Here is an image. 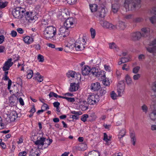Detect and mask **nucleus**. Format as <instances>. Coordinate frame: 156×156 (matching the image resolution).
<instances>
[{
	"mask_svg": "<svg viewBox=\"0 0 156 156\" xmlns=\"http://www.w3.org/2000/svg\"><path fill=\"white\" fill-rule=\"evenodd\" d=\"M152 88L154 92L156 93V82L153 84ZM151 98L153 100L151 108L153 109L152 112L149 114L148 116L151 120L154 121L156 120V95H152Z\"/></svg>",
	"mask_w": 156,
	"mask_h": 156,
	"instance_id": "obj_1",
	"label": "nucleus"
},
{
	"mask_svg": "<svg viewBox=\"0 0 156 156\" xmlns=\"http://www.w3.org/2000/svg\"><path fill=\"white\" fill-rule=\"evenodd\" d=\"M57 33V29L55 27L50 26L45 28L43 31L44 38L47 40H54Z\"/></svg>",
	"mask_w": 156,
	"mask_h": 156,
	"instance_id": "obj_2",
	"label": "nucleus"
},
{
	"mask_svg": "<svg viewBox=\"0 0 156 156\" xmlns=\"http://www.w3.org/2000/svg\"><path fill=\"white\" fill-rule=\"evenodd\" d=\"M141 0H125L124 7L126 11L139 8L140 7Z\"/></svg>",
	"mask_w": 156,
	"mask_h": 156,
	"instance_id": "obj_3",
	"label": "nucleus"
},
{
	"mask_svg": "<svg viewBox=\"0 0 156 156\" xmlns=\"http://www.w3.org/2000/svg\"><path fill=\"white\" fill-rule=\"evenodd\" d=\"M87 43L83 37L78 38L71 46L76 51H80L84 50L86 46Z\"/></svg>",
	"mask_w": 156,
	"mask_h": 156,
	"instance_id": "obj_4",
	"label": "nucleus"
},
{
	"mask_svg": "<svg viewBox=\"0 0 156 156\" xmlns=\"http://www.w3.org/2000/svg\"><path fill=\"white\" fill-rule=\"evenodd\" d=\"M46 142H48V140L43 137H41L39 139L34 141V144L37 146V148L40 149H43L46 148Z\"/></svg>",
	"mask_w": 156,
	"mask_h": 156,
	"instance_id": "obj_5",
	"label": "nucleus"
},
{
	"mask_svg": "<svg viewBox=\"0 0 156 156\" xmlns=\"http://www.w3.org/2000/svg\"><path fill=\"white\" fill-rule=\"evenodd\" d=\"M25 11L24 9L21 7H17L13 10L12 14L15 18L19 19L22 17Z\"/></svg>",
	"mask_w": 156,
	"mask_h": 156,
	"instance_id": "obj_6",
	"label": "nucleus"
},
{
	"mask_svg": "<svg viewBox=\"0 0 156 156\" xmlns=\"http://www.w3.org/2000/svg\"><path fill=\"white\" fill-rule=\"evenodd\" d=\"M76 20L73 17L67 18L64 23V26L67 28H72L75 26Z\"/></svg>",
	"mask_w": 156,
	"mask_h": 156,
	"instance_id": "obj_7",
	"label": "nucleus"
},
{
	"mask_svg": "<svg viewBox=\"0 0 156 156\" xmlns=\"http://www.w3.org/2000/svg\"><path fill=\"white\" fill-rule=\"evenodd\" d=\"M99 101L98 95L95 94H90L88 96L87 102L90 105H94L97 103Z\"/></svg>",
	"mask_w": 156,
	"mask_h": 156,
	"instance_id": "obj_8",
	"label": "nucleus"
},
{
	"mask_svg": "<svg viewBox=\"0 0 156 156\" xmlns=\"http://www.w3.org/2000/svg\"><path fill=\"white\" fill-rule=\"evenodd\" d=\"M125 87V84L123 81H120L119 82L117 86L118 96L121 97L124 94Z\"/></svg>",
	"mask_w": 156,
	"mask_h": 156,
	"instance_id": "obj_9",
	"label": "nucleus"
},
{
	"mask_svg": "<svg viewBox=\"0 0 156 156\" xmlns=\"http://www.w3.org/2000/svg\"><path fill=\"white\" fill-rule=\"evenodd\" d=\"M156 45V39L152 41L150 43V46H153V48L148 47L147 48V50L151 53H152L154 55H156V47H155Z\"/></svg>",
	"mask_w": 156,
	"mask_h": 156,
	"instance_id": "obj_10",
	"label": "nucleus"
},
{
	"mask_svg": "<svg viewBox=\"0 0 156 156\" xmlns=\"http://www.w3.org/2000/svg\"><path fill=\"white\" fill-rule=\"evenodd\" d=\"M100 23L101 25L104 28L110 29H115L117 28L116 25H113L111 23L104 20H100Z\"/></svg>",
	"mask_w": 156,
	"mask_h": 156,
	"instance_id": "obj_11",
	"label": "nucleus"
},
{
	"mask_svg": "<svg viewBox=\"0 0 156 156\" xmlns=\"http://www.w3.org/2000/svg\"><path fill=\"white\" fill-rule=\"evenodd\" d=\"M68 28L64 26L61 27L59 29L58 34L61 35L64 37L67 36L69 33Z\"/></svg>",
	"mask_w": 156,
	"mask_h": 156,
	"instance_id": "obj_12",
	"label": "nucleus"
},
{
	"mask_svg": "<svg viewBox=\"0 0 156 156\" xmlns=\"http://www.w3.org/2000/svg\"><path fill=\"white\" fill-rule=\"evenodd\" d=\"M12 59L11 58L8 59L5 62L2 67L4 71L8 70L10 67L13 65V62H12Z\"/></svg>",
	"mask_w": 156,
	"mask_h": 156,
	"instance_id": "obj_13",
	"label": "nucleus"
},
{
	"mask_svg": "<svg viewBox=\"0 0 156 156\" xmlns=\"http://www.w3.org/2000/svg\"><path fill=\"white\" fill-rule=\"evenodd\" d=\"M132 39L134 41L139 40L142 37L141 33L139 31L134 32L131 34Z\"/></svg>",
	"mask_w": 156,
	"mask_h": 156,
	"instance_id": "obj_14",
	"label": "nucleus"
},
{
	"mask_svg": "<svg viewBox=\"0 0 156 156\" xmlns=\"http://www.w3.org/2000/svg\"><path fill=\"white\" fill-rule=\"evenodd\" d=\"M31 12H27L25 14V18L29 21H34L36 18V16L34 14H33Z\"/></svg>",
	"mask_w": 156,
	"mask_h": 156,
	"instance_id": "obj_15",
	"label": "nucleus"
},
{
	"mask_svg": "<svg viewBox=\"0 0 156 156\" xmlns=\"http://www.w3.org/2000/svg\"><path fill=\"white\" fill-rule=\"evenodd\" d=\"M141 35L143 37H146L150 34V30L148 27H144L141 29Z\"/></svg>",
	"mask_w": 156,
	"mask_h": 156,
	"instance_id": "obj_16",
	"label": "nucleus"
},
{
	"mask_svg": "<svg viewBox=\"0 0 156 156\" xmlns=\"http://www.w3.org/2000/svg\"><path fill=\"white\" fill-rule=\"evenodd\" d=\"M101 87L100 83L97 82L92 83L90 86L91 90L93 91L98 90Z\"/></svg>",
	"mask_w": 156,
	"mask_h": 156,
	"instance_id": "obj_17",
	"label": "nucleus"
},
{
	"mask_svg": "<svg viewBox=\"0 0 156 156\" xmlns=\"http://www.w3.org/2000/svg\"><path fill=\"white\" fill-rule=\"evenodd\" d=\"M90 68L87 66H85L82 69V73L83 75H87L90 73Z\"/></svg>",
	"mask_w": 156,
	"mask_h": 156,
	"instance_id": "obj_18",
	"label": "nucleus"
},
{
	"mask_svg": "<svg viewBox=\"0 0 156 156\" xmlns=\"http://www.w3.org/2000/svg\"><path fill=\"white\" fill-rule=\"evenodd\" d=\"M9 101L12 105L15 106L18 101V99L16 96L12 95L10 97Z\"/></svg>",
	"mask_w": 156,
	"mask_h": 156,
	"instance_id": "obj_19",
	"label": "nucleus"
},
{
	"mask_svg": "<svg viewBox=\"0 0 156 156\" xmlns=\"http://www.w3.org/2000/svg\"><path fill=\"white\" fill-rule=\"evenodd\" d=\"M23 40L25 43L27 44H31L34 41L33 38L32 37L29 36L23 37Z\"/></svg>",
	"mask_w": 156,
	"mask_h": 156,
	"instance_id": "obj_20",
	"label": "nucleus"
},
{
	"mask_svg": "<svg viewBox=\"0 0 156 156\" xmlns=\"http://www.w3.org/2000/svg\"><path fill=\"white\" fill-rule=\"evenodd\" d=\"M17 117V114L16 111H11L9 115V118L11 121H14Z\"/></svg>",
	"mask_w": 156,
	"mask_h": 156,
	"instance_id": "obj_21",
	"label": "nucleus"
},
{
	"mask_svg": "<svg viewBox=\"0 0 156 156\" xmlns=\"http://www.w3.org/2000/svg\"><path fill=\"white\" fill-rule=\"evenodd\" d=\"M67 76L69 77H72L74 78L76 75H77L78 76L80 77V74L79 73H76L75 71L72 70L69 71L66 73Z\"/></svg>",
	"mask_w": 156,
	"mask_h": 156,
	"instance_id": "obj_22",
	"label": "nucleus"
},
{
	"mask_svg": "<svg viewBox=\"0 0 156 156\" xmlns=\"http://www.w3.org/2000/svg\"><path fill=\"white\" fill-rule=\"evenodd\" d=\"M33 79L36 80L39 82H41L43 80V76L41 75L38 72H37L34 74V77Z\"/></svg>",
	"mask_w": 156,
	"mask_h": 156,
	"instance_id": "obj_23",
	"label": "nucleus"
},
{
	"mask_svg": "<svg viewBox=\"0 0 156 156\" xmlns=\"http://www.w3.org/2000/svg\"><path fill=\"white\" fill-rule=\"evenodd\" d=\"M106 13L105 9L103 8H102L98 12H97V16L101 18H104Z\"/></svg>",
	"mask_w": 156,
	"mask_h": 156,
	"instance_id": "obj_24",
	"label": "nucleus"
},
{
	"mask_svg": "<svg viewBox=\"0 0 156 156\" xmlns=\"http://www.w3.org/2000/svg\"><path fill=\"white\" fill-rule=\"evenodd\" d=\"M78 89V85L75 83H71L69 88L70 91L73 92L77 90Z\"/></svg>",
	"mask_w": 156,
	"mask_h": 156,
	"instance_id": "obj_25",
	"label": "nucleus"
},
{
	"mask_svg": "<svg viewBox=\"0 0 156 156\" xmlns=\"http://www.w3.org/2000/svg\"><path fill=\"white\" fill-rule=\"evenodd\" d=\"M87 102L85 101H83L81 102L80 107L82 110L85 111L88 109Z\"/></svg>",
	"mask_w": 156,
	"mask_h": 156,
	"instance_id": "obj_26",
	"label": "nucleus"
},
{
	"mask_svg": "<svg viewBox=\"0 0 156 156\" xmlns=\"http://www.w3.org/2000/svg\"><path fill=\"white\" fill-rule=\"evenodd\" d=\"M109 48L110 49H112L116 51H118L119 48L113 42L110 43L109 44Z\"/></svg>",
	"mask_w": 156,
	"mask_h": 156,
	"instance_id": "obj_27",
	"label": "nucleus"
},
{
	"mask_svg": "<svg viewBox=\"0 0 156 156\" xmlns=\"http://www.w3.org/2000/svg\"><path fill=\"white\" fill-rule=\"evenodd\" d=\"M119 8V5L118 4H114L112 5V10L114 13H116L118 12Z\"/></svg>",
	"mask_w": 156,
	"mask_h": 156,
	"instance_id": "obj_28",
	"label": "nucleus"
},
{
	"mask_svg": "<svg viewBox=\"0 0 156 156\" xmlns=\"http://www.w3.org/2000/svg\"><path fill=\"white\" fill-rule=\"evenodd\" d=\"M105 72L104 71L102 70L99 71L98 70V72H97L94 76L97 77H102L103 76L105 77Z\"/></svg>",
	"mask_w": 156,
	"mask_h": 156,
	"instance_id": "obj_29",
	"label": "nucleus"
},
{
	"mask_svg": "<svg viewBox=\"0 0 156 156\" xmlns=\"http://www.w3.org/2000/svg\"><path fill=\"white\" fill-rule=\"evenodd\" d=\"M126 82L128 85H131L133 83V81L130 76L128 75H126L125 77Z\"/></svg>",
	"mask_w": 156,
	"mask_h": 156,
	"instance_id": "obj_30",
	"label": "nucleus"
},
{
	"mask_svg": "<svg viewBox=\"0 0 156 156\" xmlns=\"http://www.w3.org/2000/svg\"><path fill=\"white\" fill-rule=\"evenodd\" d=\"M69 15V12L67 9H66L62 12L61 16L63 17V19H66V16Z\"/></svg>",
	"mask_w": 156,
	"mask_h": 156,
	"instance_id": "obj_31",
	"label": "nucleus"
},
{
	"mask_svg": "<svg viewBox=\"0 0 156 156\" xmlns=\"http://www.w3.org/2000/svg\"><path fill=\"white\" fill-rule=\"evenodd\" d=\"M87 156H100V154L98 151H92L89 152Z\"/></svg>",
	"mask_w": 156,
	"mask_h": 156,
	"instance_id": "obj_32",
	"label": "nucleus"
},
{
	"mask_svg": "<svg viewBox=\"0 0 156 156\" xmlns=\"http://www.w3.org/2000/svg\"><path fill=\"white\" fill-rule=\"evenodd\" d=\"M130 137L131 139V141L133 145L135 144L136 141V138L135 135L134 133H131L130 134Z\"/></svg>",
	"mask_w": 156,
	"mask_h": 156,
	"instance_id": "obj_33",
	"label": "nucleus"
},
{
	"mask_svg": "<svg viewBox=\"0 0 156 156\" xmlns=\"http://www.w3.org/2000/svg\"><path fill=\"white\" fill-rule=\"evenodd\" d=\"M98 5L95 4H92L90 5V8L91 11L92 12H95L97 11Z\"/></svg>",
	"mask_w": 156,
	"mask_h": 156,
	"instance_id": "obj_34",
	"label": "nucleus"
},
{
	"mask_svg": "<svg viewBox=\"0 0 156 156\" xmlns=\"http://www.w3.org/2000/svg\"><path fill=\"white\" fill-rule=\"evenodd\" d=\"M27 78L28 79H31L33 76V71L31 69H28L27 71Z\"/></svg>",
	"mask_w": 156,
	"mask_h": 156,
	"instance_id": "obj_35",
	"label": "nucleus"
},
{
	"mask_svg": "<svg viewBox=\"0 0 156 156\" xmlns=\"http://www.w3.org/2000/svg\"><path fill=\"white\" fill-rule=\"evenodd\" d=\"M118 27L120 30H123L126 28V26L124 23L122 21H119Z\"/></svg>",
	"mask_w": 156,
	"mask_h": 156,
	"instance_id": "obj_36",
	"label": "nucleus"
},
{
	"mask_svg": "<svg viewBox=\"0 0 156 156\" xmlns=\"http://www.w3.org/2000/svg\"><path fill=\"white\" fill-rule=\"evenodd\" d=\"M111 98L113 100L117 99L118 95L114 91H112L110 94Z\"/></svg>",
	"mask_w": 156,
	"mask_h": 156,
	"instance_id": "obj_37",
	"label": "nucleus"
},
{
	"mask_svg": "<svg viewBox=\"0 0 156 156\" xmlns=\"http://www.w3.org/2000/svg\"><path fill=\"white\" fill-rule=\"evenodd\" d=\"M141 108L143 112H144L145 113H147V112L148 111V108L146 105H143Z\"/></svg>",
	"mask_w": 156,
	"mask_h": 156,
	"instance_id": "obj_38",
	"label": "nucleus"
},
{
	"mask_svg": "<svg viewBox=\"0 0 156 156\" xmlns=\"http://www.w3.org/2000/svg\"><path fill=\"white\" fill-rule=\"evenodd\" d=\"M126 132L125 130H121L119 133V138L121 139L125 135Z\"/></svg>",
	"mask_w": 156,
	"mask_h": 156,
	"instance_id": "obj_39",
	"label": "nucleus"
},
{
	"mask_svg": "<svg viewBox=\"0 0 156 156\" xmlns=\"http://www.w3.org/2000/svg\"><path fill=\"white\" fill-rule=\"evenodd\" d=\"M111 137L110 136H108L106 133H104V140L106 142H108L110 140Z\"/></svg>",
	"mask_w": 156,
	"mask_h": 156,
	"instance_id": "obj_40",
	"label": "nucleus"
},
{
	"mask_svg": "<svg viewBox=\"0 0 156 156\" xmlns=\"http://www.w3.org/2000/svg\"><path fill=\"white\" fill-rule=\"evenodd\" d=\"M151 22L153 24L156 23V16H154L149 18Z\"/></svg>",
	"mask_w": 156,
	"mask_h": 156,
	"instance_id": "obj_41",
	"label": "nucleus"
},
{
	"mask_svg": "<svg viewBox=\"0 0 156 156\" xmlns=\"http://www.w3.org/2000/svg\"><path fill=\"white\" fill-rule=\"evenodd\" d=\"M90 73L94 75H95L97 72H98V69L95 68H92V69L90 68Z\"/></svg>",
	"mask_w": 156,
	"mask_h": 156,
	"instance_id": "obj_42",
	"label": "nucleus"
},
{
	"mask_svg": "<svg viewBox=\"0 0 156 156\" xmlns=\"http://www.w3.org/2000/svg\"><path fill=\"white\" fill-rule=\"evenodd\" d=\"M88 117V115L87 114H84L81 116V120L83 122H85L87 120V119Z\"/></svg>",
	"mask_w": 156,
	"mask_h": 156,
	"instance_id": "obj_43",
	"label": "nucleus"
},
{
	"mask_svg": "<svg viewBox=\"0 0 156 156\" xmlns=\"http://www.w3.org/2000/svg\"><path fill=\"white\" fill-rule=\"evenodd\" d=\"M91 34V37L92 38H94L96 35L95 30L93 28H91L90 30Z\"/></svg>",
	"mask_w": 156,
	"mask_h": 156,
	"instance_id": "obj_44",
	"label": "nucleus"
},
{
	"mask_svg": "<svg viewBox=\"0 0 156 156\" xmlns=\"http://www.w3.org/2000/svg\"><path fill=\"white\" fill-rule=\"evenodd\" d=\"M8 3L7 2H2L0 3V9L3 8L5 7L7 5Z\"/></svg>",
	"mask_w": 156,
	"mask_h": 156,
	"instance_id": "obj_45",
	"label": "nucleus"
},
{
	"mask_svg": "<svg viewBox=\"0 0 156 156\" xmlns=\"http://www.w3.org/2000/svg\"><path fill=\"white\" fill-rule=\"evenodd\" d=\"M103 83L105 85L108 86L110 84V82L108 79H105L103 80Z\"/></svg>",
	"mask_w": 156,
	"mask_h": 156,
	"instance_id": "obj_46",
	"label": "nucleus"
},
{
	"mask_svg": "<svg viewBox=\"0 0 156 156\" xmlns=\"http://www.w3.org/2000/svg\"><path fill=\"white\" fill-rule=\"evenodd\" d=\"M37 59L39 62H43L44 60V56L40 54H39L38 55Z\"/></svg>",
	"mask_w": 156,
	"mask_h": 156,
	"instance_id": "obj_47",
	"label": "nucleus"
},
{
	"mask_svg": "<svg viewBox=\"0 0 156 156\" xmlns=\"http://www.w3.org/2000/svg\"><path fill=\"white\" fill-rule=\"evenodd\" d=\"M140 68L139 66H137L133 68V72L134 73H136L139 71Z\"/></svg>",
	"mask_w": 156,
	"mask_h": 156,
	"instance_id": "obj_48",
	"label": "nucleus"
},
{
	"mask_svg": "<svg viewBox=\"0 0 156 156\" xmlns=\"http://www.w3.org/2000/svg\"><path fill=\"white\" fill-rule=\"evenodd\" d=\"M71 113L73 114H75L74 115H78V116L80 115H82V113L81 112H76L75 111H73L71 112Z\"/></svg>",
	"mask_w": 156,
	"mask_h": 156,
	"instance_id": "obj_49",
	"label": "nucleus"
},
{
	"mask_svg": "<svg viewBox=\"0 0 156 156\" xmlns=\"http://www.w3.org/2000/svg\"><path fill=\"white\" fill-rule=\"evenodd\" d=\"M143 19L141 17H137L134 19V21L136 23H138L142 22L143 21Z\"/></svg>",
	"mask_w": 156,
	"mask_h": 156,
	"instance_id": "obj_50",
	"label": "nucleus"
},
{
	"mask_svg": "<svg viewBox=\"0 0 156 156\" xmlns=\"http://www.w3.org/2000/svg\"><path fill=\"white\" fill-rule=\"evenodd\" d=\"M41 108L44 111L47 109H48L49 108L47 104H44L43 105L41 106Z\"/></svg>",
	"mask_w": 156,
	"mask_h": 156,
	"instance_id": "obj_51",
	"label": "nucleus"
},
{
	"mask_svg": "<svg viewBox=\"0 0 156 156\" xmlns=\"http://www.w3.org/2000/svg\"><path fill=\"white\" fill-rule=\"evenodd\" d=\"M140 77V75L139 74H137L134 75L133 78L134 80H138Z\"/></svg>",
	"mask_w": 156,
	"mask_h": 156,
	"instance_id": "obj_52",
	"label": "nucleus"
},
{
	"mask_svg": "<svg viewBox=\"0 0 156 156\" xmlns=\"http://www.w3.org/2000/svg\"><path fill=\"white\" fill-rule=\"evenodd\" d=\"M23 142V139L22 137H20L18 139V140L17 141V143L18 144L17 147L18 148L20 147V144Z\"/></svg>",
	"mask_w": 156,
	"mask_h": 156,
	"instance_id": "obj_53",
	"label": "nucleus"
},
{
	"mask_svg": "<svg viewBox=\"0 0 156 156\" xmlns=\"http://www.w3.org/2000/svg\"><path fill=\"white\" fill-rule=\"evenodd\" d=\"M68 3L69 4H73L77 2V0H66Z\"/></svg>",
	"mask_w": 156,
	"mask_h": 156,
	"instance_id": "obj_54",
	"label": "nucleus"
},
{
	"mask_svg": "<svg viewBox=\"0 0 156 156\" xmlns=\"http://www.w3.org/2000/svg\"><path fill=\"white\" fill-rule=\"evenodd\" d=\"M100 94L101 95H105L107 92V91L105 89H101L100 91Z\"/></svg>",
	"mask_w": 156,
	"mask_h": 156,
	"instance_id": "obj_55",
	"label": "nucleus"
},
{
	"mask_svg": "<svg viewBox=\"0 0 156 156\" xmlns=\"http://www.w3.org/2000/svg\"><path fill=\"white\" fill-rule=\"evenodd\" d=\"M104 67L105 69L108 72H110L111 71V68L109 66L105 65H104Z\"/></svg>",
	"mask_w": 156,
	"mask_h": 156,
	"instance_id": "obj_56",
	"label": "nucleus"
},
{
	"mask_svg": "<svg viewBox=\"0 0 156 156\" xmlns=\"http://www.w3.org/2000/svg\"><path fill=\"white\" fill-rule=\"evenodd\" d=\"M17 32L20 34H23L24 32V31L21 28H18L16 29Z\"/></svg>",
	"mask_w": 156,
	"mask_h": 156,
	"instance_id": "obj_57",
	"label": "nucleus"
},
{
	"mask_svg": "<svg viewBox=\"0 0 156 156\" xmlns=\"http://www.w3.org/2000/svg\"><path fill=\"white\" fill-rule=\"evenodd\" d=\"M40 154L38 153L37 151H35L34 152L31 153L29 156H39Z\"/></svg>",
	"mask_w": 156,
	"mask_h": 156,
	"instance_id": "obj_58",
	"label": "nucleus"
},
{
	"mask_svg": "<svg viewBox=\"0 0 156 156\" xmlns=\"http://www.w3.org/2000/svg\"><path fill=\"white\" fill-rule=\"evenodd\" d=\"M27 153L25 151L20 152L19 154V156H27Z\"/></svg>",
	"mask_w": 156,
	"mask_h": 156,
	"instance_id": "obj_59",
	"label": "nucleus"
},
{
	"mask_svg": "<svg viewBox=\"0 0 156 156\" xmlns=\"http://www.w3.org/2000/svg\"><path fill=\"white\" fill-rule=\"evenodd\" d=\"M10 34L11 35L12 37H15L16 36L17 33L16 31L15 30H12Z\"/></svg>",
	"mask_w": 156,
	"mask_h": 156,
	"instance_id": "obj_60",
	"label": "nucleus"
},
{
	"mask_svg": "<svg viewBox=\"0 0 156 156\" xmlns=\"http://www.w3.org/2000/svg\"><path fill=\"white\" fill-rule=\"evenodd\" d=\"M122 69L123 70L128 71L129 69V68L126 64H124L122 66Z\"/></svg>",
	"mask_w": 156,
	"mask_h": 156,
	"instance_id": "obj_61",
	"label": "nucleus"
},
{
	"mask_svg": "<svg viewBox=\"0 0 156 156\" xmlns=\"http://www.w3.org/2000/svg\"><path fill=\"white\" fill-rule=\"evenodd\" d=\"M4 128V124L2 123V119L0 117V129Z\"/></svg>",
	"mask_w": 156,
	"mask_h": 156,
	"instance_id": "obj_62",
	"label": "nucleus"
},
{
	"mask_svg": "<svg viewBox=\"0 0 156 156\" xmlns=\"http://www.w3.org/2000/svg\"><path fill=\"white\" fill-rule=\"evenodd\" d=\"M70 102H73L75 101V99L74 98H70L67 97L66 100Z\"/></svg>",
	"mask_w": 156,
	"mask_h": 156,
	"instance_id": "obj_63",
	"label": "nucleus"
},
{
	"mask_svg": "<svg viewBox=\"0 0 156 156\" xmlns=\"http://www.w3.org/2000/svg\"><path fill=\"white\" fill-rule=\"evenodd\" d=\"M5 39V37L3 35L0 36V44H2Z\"/></svg>",
	"mask_w": 156,
	"mask_h": 156,
	"instance_id": "obj_64",
	"label": "nucleus"
}]
</instances>
